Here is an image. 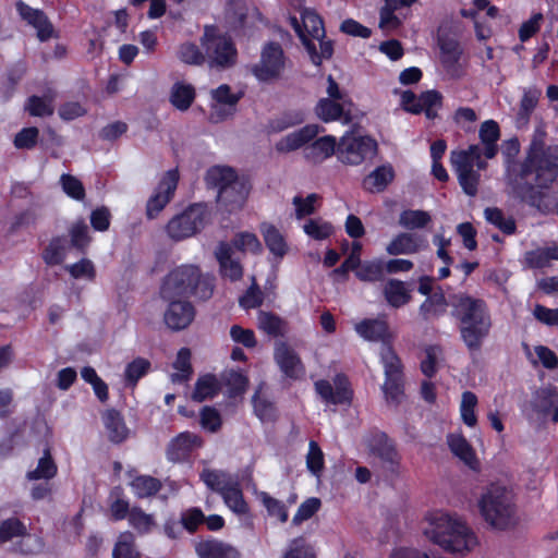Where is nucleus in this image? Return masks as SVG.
Segmentation results:
<instances>
[{"label": "nucleus", "instance_id": "obj_54", "mask_svg": "<svg viewBox=\"0 0 558 558\" xmlns=\"http://www.w3.org/2000/svg\"><path fill=\"white\" fill-rule=\"evenodd\" d=\"M355 276L363 282L381 281L385 276L384 263L381 260L361 262Z\"/></svg>", "mask_w": 558, "mask_h": 558}, {"label": "nucleus", "instance_id": "obj_12", "mask_svg": "<svg viewBox=\"0 0 558 558\" xmlns=\"http://www.w3.org/2000/svg\"><path fill=\"white\" fill-rule=\"evenodd\" d=\"M180 180L178 168L165 172L158 182L153 195L146 203V216L155 219L163 208L172 201Z\"/></svg>", "mask_w": 558, "mask_h": 558}, {"label": "nucleus", "instance_id": "obj_35", "mask_svg": "<svg viewBox=\"0 0 558 558\" xmlns=\"http://www.w3.org/2000/svg\"><path fill=\"white\" fill-rule=\"evenodd\" d=\"M258 327L270 337H283L287 332V322L272 312H259Z\"/></svg>", "mask_w": 558, "mask_h": 558}, {"label": "nucleus", "instance_id": "obj_16", "mask_svg": "<svg viewBox=\"0 0 558 558\" xmlns=\"http://www.w3.org/2000/svg\"><path fill=\"white\" fill-rule=\"evenodd\" d=\"M16 9L20 16L37 31V38L40 41L58 37L52 23L43 10L34 9L22 1L16 3Z\"/></svg>", "mask_w": 558, "mask_h": 558}, {"label": "nucleus", "instance_id": "obj_17", "mask_svg": "<svg viewBox=\"0 0 558 558\" xmlns=\"http://www.w3.org/2000/svg\"><path fill=\"white\" fill-rule=\"evenodd\" d=\"M16 9L20 16L37 31V38L40 41L58 37L52 23L43 10L34 9L22 1L16 3Z\"/></svg>", "mask_w": 558, "mask_h": 558}, {"label": "nucleus", "instance_id": "obj_21", "mask_svg": "<svg viewBox=\"0 0 558 558\" xmlns=\"http://www.w3.org/2000/svg\"><path fill=\"white\" fill-rule=\"evenodd\" d=\"M299 7H301V21H302V32L305 34L312 41H319V50L322 51V43L324 41H332L326 37V29L323 17L316 13L313 9L303 7L304 0H296Z\"/></svg>", "mask_w": 558, "mask_h": 558}, {"label": "nucleus", "instance_id": "obj_47", "mask_svg": "<svg viewBox=\"0 0 558 558\" xmlns=\"http://www.w3.org/2000/svg\"><path fill=\"white\" fill-rule=\"evenodd\" d=\"M71 246L77 252L85 254L92 242L88 227L84 219L75 221L69 229Z\"/></svg>", "mask_w": 558, "mask_h": 558}, {"label": "nucleus", "instance_id": "obj_20", "mask_svg": "<svg viewBox=\"0 0 558 558\" xmlns=\"http://www.w3.org/2000/svg\"><path fill=\"white\" fill-rule=\"evenodd\" d=\"M323 131H325L324 128L319 126L318 124H306L298 131L280 138L276 143L275 148L278 153H290L310 143L317 136L319 132Z\"/></svg>", "mask_w": 558, "mask_h": 558}, {"label": "nucleus", "instance_id": "obj_32", "mask_svg": "<svg viewBox=\"0 0 558 558\" xmlns=\"http://www.w3.org/2000/svg\"><path fill=\"white\" fill-rule=\"evenodd\" d=\"M305 120V114L302 110H287L278 117L268 120L265 131L267 134L281 133L290 128L302 124Z\"/></svg>", "mask_w": 558, "mask_h": 558}, {"label": "nucleus", "instance_id": "obj_4", "mask_svg": "<svg viewBox=\"0 0 558 558\" xmlns=\"http://www.w3.org/2000/svg\"><path fill=\"white\" fill-rule=\"evenodd\" d=\"M433 527L427 532L430 539L449 553L464 554L477 543L475 534L461 520L453 519L448 513L437 514L432 522Z\"/></svg>", "mask_w": 558, "mask_h": 558}, {"label": "nucleus", "instance_id": "obj_50", "mask_svg": "<svg viewBox=\"0 0 558 558\" xmlns=\"http://www.w3.org/2000/svg\"><path fill=\"white\" fill-rule=\"evenodd\" d=\"M456 167L458 181L463 192L469 196H475L480 183V174L470 165H453Z\"/></svg>", "mask_w": 558, "mask_h": 558}, {"label": "nucleus", "instance_id": "obj_57", "mask_svg": "<svg viewBox=\"0 0 558 558\" xmlns=\"http://www.w3.org/2000/svg\"><path fill=\"white\" fill-rule=\"evenodd\" d=\"M129 524L140 534H147L155 525V519L146 513L141 507H133L128 517Z\"/></svg>", "mask_w": 558, "mask_h": 558}, {"label": "nucleus", "instance_id": "obj_42", "mask_svg": "<svg viewBox=\"0 0 558 558\" xmlns=\"http://www.w3.org/2000/svg\"><path fill=\"white\" fill-rule=\"evenodd\" d=\"M486 221L500 230L506 235H512L517 232V222L513 217H506L498 207H487L484 210Z\"/></svg>", "mask_w": 558, "mask_h": 558}, {"label": "nucleus", "instance_id": "obj_39", "mask_svg": "<svg viewBox=\"0 0 558 558\" xmlns=\"http://www.w3.org/2000/svg\"><path fill=\"white\" fill-rule=\"evenodd\" d=\"M263 234L267 248L276 256L282 257L287 253V243L280 231L271 223H262Z\"/></svg>", "mask_w": 558, "mask_h": 558}, {"label": "nucleus", "instance_id": "obj_18", "mask_svg": "<svg viewBox=\"0 0 558 558\" xmlns=\"http://www.w3.org/2000/svg\"><path fill=\"white\" fill-rule=\"evenodd\" d=\"M16 9L20 16L37 31V38L40 41L58 37L52 23L43 10L34 9L22 1L16 3Z\"/></svg>", "mask_w": 558, "mask_h": 558}, {"label": "nucleus", "instance_id": "obj_8", "mask_svg": "<svg viewBox=\"0 0 558 558\" xmlns=\"http://www.w3.org/2000/svg\"><path fill=\"white\" fill-rule=\"evenodd\" d=\"M206 221V206L203 204H192L169 220L166 226V231L172 240L182 241L204 229Z\"/></svg>", "mask_w": 558, "mask_h": 558}, {"label": "nucleus", "instance_id": "obj_11", "mask_svg": "<svg viewBox=\"0 0 558 558\" xmlns=\"http://www.w3.org/2000/svg\"><path fill=\"white\" fill-rule=\"evenodd\" d=\"M333 386L327 379L315 381L314 388L319 398L327 404L332 405H351L354 391L348 376L338 373L333 377Z\"/></svg>", "mask_w": 558, "mask_h": 558}, {"label": "nucleus", "instance_id": "obj_13", "mask_svg": "<svg viewBox=\"0 0 558 558\" xmlns=\"http://www.w3.org/2000/svg\"><path fill=\"white\" fill-rule=\"evenodd\" d=\"M168 306L163 313V323L172 331L186 329L195 319L196 310L189 300H166Z\"/></svg>", "mask_w": 558, "mask_h": 558}, {"label": "nucleus", "instance_id": "obj_3", "mask_svg": "<svg viewBox=\"0 0 558 558\" xmlns=\"http://www.w3.org/2000/svg\"><path fill=\"white\" fill-rule=\"evenodd\" d=\"M214 288L213 279L203 276L198 266L181 265L163 278L159 293L162 300H187L194 296L206 301L211 298Z\"/></svg>", "mask_w": 558, "mask_h": 558}, {"label": "nucleus", "instance_id": "obj_55", "mask_svg": "<svg viewBox=\"0 0 558 558\" xmlns=\"http://www.w3.org/2000/svg\"><path fill=\"white\" fill-rule=\"evenodd\" d=\"M526 260L532 268H544L550 260H558V245L546 246L526 253Z\"/></svg>", "mask_w": 558, "mask_h": 558}, {"label": "nucleus", "instance_id": "obj_5", "mask_svg": "<svg viewBox=\"0 0 558 558\" xmlns=\"http://www.w3.org/2000/svg\"><path fill=\"white\" fill-rule=\"evenodd\" d=\"M484 521L495 530L505 531L515 523L513 494L507 487L492 484L478 501Z\"/></svg>", "mask_w": 558, "mask_h": 558}, {"label": "nucleus", "instance_id": "obj_23", "mask_svg": "<svg viewBox=\"0 0 558 558\" xmlns=\"http://www.w3.org/2000/svg\"><path fill=\"white\" fill-rule=\"evenodd\" d=\"M427 246L426 239L416 233L401 232L386 247L389 255L415 254Z\"/></svg>", "mask_w": 558, "mask_h": 558}, {"label": "nucleus", "instance_id": "obj_31", "mask_svg": "<svg viewBox=\"0 0 558 558\" xmlns=\"http://www.w3.org/2000/svg\"><path fill=\"white\" fill-rule=\"evenodd\" d=\"M102 421L111 442L121 444L128 438L129 428L120 411L107 410L102 415Z\"/></svg>", "mask_w": 558, "mask_h": 558}, {"label": "nucleus", "instance_id": "obj_37", "mask_svg": "<svg viewBox=\"0 0 558 558\" xmlns=\"http://www.w3.org/2000/svg\"><path fill=\"white\" fill-rule=\"evenodd\" d=\"M316 117L324 123L340 120L344 114V107L337 100L320 98L314 107Z\"/></svg>", "mask_w": 558, "mask_h": 558}, {"label": "nucleus", "instance_id": "obj_33", "mask_svg": "<svg viewBox=\"0 0 558 558\" xmlns=\"http://www.w3.org/2000/svg\"><path fill=\"white\" fill-rule=\"evenodd\" d=\"M196 97V92L193 85L184 82H177L173 84L170 93L171 105L180 111H186Z\"/></svg>", "mask_w": 558, "mask_h": 558}, {"label": "nucleus", "instance_id": "obj_24", "mask_svg": "<svg viewBox=\"0 0 558 558\" xmlns=\"http://www.w3.org/2000/svg\"><path fill=\"white\" fill-rule=\"evenodd\" d=\"M207 184L218 190V197H226L230 184L239 185L236 171L228 166H214L206 172Z\"/></svg>", "mask_w": 558, "mask_h": 558}, {"label": "nucleus", "instance_id": "obj_41", "mask_svg": "<svg viewBox=\"0 0 558 558\" xmlns=\"http://www.w3.org/2000/svg\"><path fill=\"white\" fill-rule=\"evenodd\" d=\"M220 391L218 379L213 374L201 376L196 383L192 393V399L197 402H203L206 399L214 398Z\"/></svg>", "mask_w": 558, "mask_h": 558}, {"label": "nucleus", "instance_id": "obj_7", "mask_svg": "<svg viewBox=\"0 0 558 558\" xmlns=\"http://www.w3.org/2000/svg\"><path fill=\"white\" fill-rule=\"evenodd\" d=\"M378 153V144L369 135H343L337 147V157L340 162L349 166H360L373 159Z\"/></svg>", "mask_w": 558, "mask_h": 558}, {"label": "nucleus", "instance_id": "obj_48", "mask_svg": "<svg viewBox=\"0 0 558 558\" xmlns=\"http://www.w3.org/2000/svg\"><path fill=\"white\" fill-rule=\"evenodd\" d=\"M201 480L209 489L218 493L220 496L236 482L229 474L216 470H204L201 473Z\"/></svg>", "mask_w": 558, "mask_h": 558}, {"label": "nucleus", "instance_id": "obj_26", "mask_svg": "<svg viewBox=\"0 0 558 558\" xmlns=\"http://www.w3.org/2000/svg\"><path fill=\"white\" fill-rule=\"evenodd\" d=\"M396 172L391 163L376 167L362 180V189L369 193H381L395 180Z\"/></svg>", "mask_w": 558, "mask_h": 558}, {"label": "nucleus", "instance_id": "obj_15", "mask_svg": "<svg viewBox=\"0 0 558 558\" xmlns=\"http://www.w3.org/2000/svg\"><path fill=\"white\" fill-rule=\"evenodd\" d=\"M203 446L201 436L191 433L182 432L173 437L166 449V457L168 461L177 463L186 461L195 448Z\"/></svg>", "mask_w": 558, "mask_h": 558}, {"label": "nucleus", "instance_id": "obj_1", "mask_svg": "<svg viewBox=\"0 0 558 558\" xmlns=\"http://www.w3.org/2000/svg\"><path fill=\"white\" fill-rule=\"evenodd\" d=\"M447 306L451 308L450 315L468 351L471 354L480 352L493 328L487 302L468 292L450 294L447 300L441 288H438L422 302L418 313L423 320L428 322L444 316Z\"/></svg>", "mask_w": 558, "mask_h": 558}, {"label": "nucleus", "instance_id": "obj_25", "mask_svg": "<svg viewBox=\"0 0 558 558\" xmlns=\"http://www.w3.org/2000/svg\"><path fill=\"white\" fill-rule=\"evenodd\" d=\"M216 258L219 264V271L222 278L230 281H239L243 277V267L238 259L232 258V248L226 243L221 242L216 252Z\"/></svg>", "mask_w": 558, "mask_h": 558}, {"label": "nucleus", "instance_id": "obj_59", "mask_svg": "<svg viewBox=\"0 0 558 558\" xmlns=\"http://www.w3.org/2000/svg\"><path fill=\"white\" fill-rule=\"evenodd\" d=\"M27 534L26 525L15 517L3 520L0 523V542L7 543L14 537H22Z\"/></svg>", "mask_w": 558, "mask_h": 558}, {"label": "nucleus", "instance_id": "obj_22", "mask_svg": "<svg viewBox=\"0 0 558 558\" xmlns=\"http://www.w3.org/2000/svg\"><path fill=\"white\" fill-rule=\"evenodd\" d=\"M354 329L367 341L387 343L391 340L389 325L385 318H364L355 324Z\"/></svg>", "mask_w": 558, "mask_h": 558}, {"label": "nucleus", "instance_id": "obj_45", "mask_svg": "<svg viewBox=\"0 0 558 558\" xmlns=\"http://www.w3.org/2000/svg\"><path fill=\"white\" fill-rule=\"evenodd\" d=\"M430 222V214L421 209H404L399 216V225L407 230L424 229Z\"/></svg>", "mask_w": 558, "mask_h": 558}, {"label": "nucleus", "instance_id": "obj_52", "mask_svg": "<svg viewBox=\"0 0 558 558\" xmlns=\"http://www.w3.org/2000/svg\"><path fill=\"white\" fill-rule=\"evenodd\" d=\"M173 367L179 371V373L171 375L173 383H185L190 380L193 374V367L191 364V350L189 348H181L178 351Z\"/></svg>", "mask_w": 558, "mask_h": 558}, {"label": "nucleus", "instance_id": "obj_40", "mask_svg": "<svg viewBox=\"0 0 558 558\" xmlns=\"http://www.w3.org/2000/svg\"><path fill=\"white\" fill-rule=\"evenodd\" d=\"M226 506L236 514L246 515L250 513V507L246 502L239 482H234L221 495Z\"/></svg>", "mask_w": 558, "mask_h": 558}, {"label": "nucleus", "instance_id": "obj_27", "mask_svg": "<svg viewBox=\"0 0 558 558\" xmlns=\"http://www.w3.org/2000/svg\"><path fill=\"white\" fill-rule=\"evenodd\" d=\"M337 147L338 143L335 136L324 135L305 146L304 156L313 163H320L332 155H337Z\"/></svg>", "mask_w": 558, "mask_h": 558}, {"label": "nucleus", "instance_id": "obj_6", "mask_svg": "<svg viewBox=\"0 0 558 558\" xmlns=\"http://www.w3.org/2000/svg\"><path fill=\"white\" fill-rule=\"evenodd\" d=\"M210 68L229 69L236 63L238 50L232 38L222 34L216 25H205L199 38Z\"/></svg>", "mask_w": 558, "mask_h": 558}, {"label": "nucleus", "instance_id": "obj_36", "mask_svg": "<svg viewBox=\"0 0 558 558\" xmlns=\"http://www.w3.org/2000/svg\"><path fill=\"white\" fill-rule=\"evenodd\" d=\"M53 99L54 93L50 89L44 95V97L33 95L27 98L25 110L32 117H50L54 111L52 106Z\"/></svg>", "mask_w": 558, "mask_h": 558}, {"label": "nucleus", "instance_id": "obj_2", "mask_svg": "<svg viewBox=\"0 0 558 558\" xmlns=\"http://www.w3.org/2000/svg\"><path fill=\"white\" fill-rule=\"evenodd\" d=\"M508 185L521 203L543 215L551 213L546 202L547 190L558 178V155L550 154L543 140L534 138L522 161H509L506 168Z\"/></svg>", "mask_w": 558, "mask_h": 558}, {"label": "nucleus", "instance_id": "obj_56", "mask_svg": "<svg viewBox=\"0 0 558 558\" xmlns=\"http://www.w3.org/2000/svg\"><path fill=\"white\" fill-rule=\"evenodd\" d=\"M425 359L421 361V372L427 378H433L438 372V360L442 349L438 344H429L424 349Z\"/></svg>", "mask_w": 558, "mask_h": 558}, {"label": "nucleus", "instance_id": "obj_14", "mask_svg": "<svg viewBox=\"0 0 558 558\" xmlns=\"http://www.w3.org/2000/svg\"><path fill=\"white\" fill-rule=\"evenodd\" d=\"M274 360L288 379L299 380L305 375V366L300 355L287 342L276 344Z\"/></svg>", "mask_w": 558, "mask_h": 558}, {"label": "nucleus", "instance_id": "obj_38", "mask_svg": "<svg viewBox=\"0 0 558 558\" xmlns=\"http://www.w3.org/2000/svg\"><path fill=\"white\" fill-rule=\"evenodd\" d=\"M58 473V466L50 453V449L46 448L44 450L43 457L38 460V464L35 470L28 471L26 473V478L28 481H39L46 480L49 481L53 478Z\"/></svg>", "mask_w": 558, "mask_h": 558}, {"label": "nucleus", "instance_id": "obj_19", "mask_svg": "<svg viewBox=\"0 0 558 558\" xmlns=\"http://www.w3.org/2000/svg\"><path fill=\"white\" fill-rule=\"evenodd\" d=\"M289 23L303 44L314 65L320 66L324 60H330L332 58L335 52L333 41L322 43V51H318L315 43L312 41L305 34H303L302 21L300 22L295 15H290Z\"/></svg>", "mask_w": 558, "mask_h": 558}, {"label": "nucleus", "instance_id": "obj_34", "mask_svg": "<svg viewBox=\"0 0 558 558\" xmlns=\"http://www.w3.org/2000/svg\"><path fill=\"white\" fill-rule=\"evenodd\" d=\"M109 513L112 521H122L128 519L131 513L130 502L124 496L121 486H114L109 494Z\"/></svg>", "mask_w": 558, "mask_h": 558}, {"label": "nucleus", "instance_id": "obj_49", "mask_svg": "<svg viewBox=\"0 0 558 558\" xmlns=\"http://www.w3.org/2000/svg\"><path fill=\"white\" fill-rule=\"evenodd\" d=\"M438 46L444 65L451 66L459 62L462 56V49L457 39L449 36H439Z\"/></svg>", "mask_w": 558, "mask_h": 558}, {"label": "nucleus", "instance_id": "obj_61", "mask_svg": "<svg viewBox=\"0 0 558 558\" xmlns=\"http://www.w3.org/2000/svg\"><path fill=\"white\" fill-rule=\"evenodd\" d=\"M282 558H316V553L303 536L293 538Z\"/></svg>", "mask_w": 558, "mask_h": 558}, {"label": "nucleus", "instance_id": "obj_29", "mask_svg": "<svg viewBox=\"0 0 558 558\" xmlns=\"http://www.w3.org/2000/svg\"><path fill=\"white\" fill-rule=\"evenodd\" d=\"M199 558H239V553L231 545L218 539H205L195 545Z\"/></svg>", "mask_w": 558, "mask_h": 558}, {"label": "nucleus", "instance_id": "obj_58", "mask_svg": "<svg viewBox=\"0 0 558 558\" xmlns=\"http://www.w3.org/2000/svg\"><path fill=\"white\" fill-rule=\"evenodd\" d=\"M178 58L185 64L203 65L206 62L205 51L194 43L185 41L179 46Z\"/></svg>", "mask_w": 558, "mask_h": 558}, {"label": "nucleus", "instance_id": "obj_30", "mask_svg": "<svg viewBox=\"0 0 558 558\" xmlns=\"http://www.w3.org/2000/svg\"><path fill=\"white\" fill-rule=\"evenodd\" d=\"M384 298L389 306L400 308L412 300L411 291L407 283L400 279H389L383 290Z\"/></svg>", "mask_w": 558, "mask_h": 558}, {"label": "nucleus", "instance_id": "obj_28", "mask_svg": "<svg viewBox=\"0 0 558 558\" xmlns=\"http://www.w3.org/2000/svg\"><path fill=\"white\" fill-rule=\"evenodd\" d=\"M447 442L451 452L463 461L465 465L473 471H477L480 469V462L475 450L463 435L449 434Z\"/></svg>", "mask_w": 558, "mask_h": 558}, {"label": "nucleus", "instance_id": "obj_44", "mask_svg": "<svg viewBox=\"0 0 558 558\" xmlns=\"http://www.w3.org/2000/svg\"><path fill=\"white\" fill-rule=\"evenodd\" d=\"M130 485L140 499L155 496L162 487L160 480L150 475L135 476Z\"/></svg>", "mask_w": 558, "mask_h": 558}, {"label": "nucleus", "instance_id": "obj_62", "mask_svg": "<svg viewBox=\"0 0 558 558\" xmlns=\"http://www.w3.org/2000/svg\"><path fill=\"white\" fill-rule=\"evenodd\" d=\"M232 245L241 252L250 251L253 254H259L263 246L256 234L252 232H239L232 240Z\"/></svg>", "mask_w": 558, "mask_h": 558}, {"label": "nucleus", "instance_id": "obj_63", "mask_svg": "<svg viewBox=\"0 0 558 558\" xmlns=\"http://www.w3.org/2000/svg\"><path fill=\"white\" fill-rule=\"evenodd\" d=\"M259 498L270 517L278 518V520L282 523L288 521V509L281 500L271 497L266 492H262Z\"/></svg>", "mask_w": 558, "mask_h": 558}, {"label": "nucleus", "instance_id": "obj_51", "mask_svg": "<svg viewBox=\"0 0 558 558\" xmlns=\"http://www.w3.org/2000/svg\"><path fill=\"white\" fill-rule=\"evenodd\" d=\"M41 258L48 266H56L63 263L65 258L64 236H53L43 250Z\"/></svg>", "mask_w": 558, "mask_h": 558}, {"label": "nucleus", "instance_id": "obj_46", "mask_svg": "<svg viewBox=\"0 0 558 558\" xmlns=\"http://www.w3.org/2000/svg\"><path fill=\"white\" fill-rule=\"evenodd\" d=\"M150 366V362L144 357H136L128 363L124 369V386L128 388L136 387L138 380L147 375Z\"/></svg>", "mask_w": 558, "mask_h": 558}, {"label": "nucleus", "instance_id": "obj_64", "mask_svg": "<svg viewBox=\"0 0 558 558\" xmlns=\"http://www.w3.org/2000/svg\"><path fill=\"white\" fill-rule=\"evenodd\" d=\"M303 230L310 238L318 241L328 239L333 232V228L330 222L320 221L319 219H308L305 222Z\"/></svg>", "mask_w": 558, "mask_h": 558}, {"label": "nucleus", "instance_id": "obj_60", "mask_svg": "<svg viewBox=\"0 0 558 558\" xmlns=\"http://www.w3.org/2000/svg\"><path fill=\"white\" fill-rule=\"evenodd\" d=\"M477 405V397L472 391H464L460 404V413L463 423L469 427H474L477 424V416L475 408Z\"/></svg>", "mask_w": 558, "mask_h": 558}, {"label": "nucleus", "instance_id": "obj_10", "mask_svg": "<svg viewBox=\"0 0 558 558\" xmlns=\"http://www.w3.org/2000/svg\"><path fill=\"white\" fill-rule=\"evenodd\" d=\"M365 445L371 454L377 457L392 477L398 476L400 456L395 441L377 428L369 430L365 437Z\"/></svg>", "mask_w": 558, "mask_h": 558}, {"label": "nucleus", "instance_id": "obj_9", "mask_svg": "<svg viewBox=\"0 0 558 558\" xmlns=\"http://www.w3.org/2000/svg\"><path fill=\"white\" fill-rule=\"evenodd\" d=\"M286 63L282 46L278 41H267L262 48L259 61L252 68V73L259 82H274L281 78Z\"/></svg>", "mask_w": 558, "mask_h": 558}, {"label": "nucleus", "instance_id": "obj_43", "mask_svg": "<svg viewBox=\"0 0 558 558\" xmlns=\"http://www.w3.org/2000/svg\"><path fill=\"white\" fill-rule=\"evenodd\" d=\"M248 195V189L244 181H240L239 185L230 184L229 191L226 197H218L217 201L221 204L228 211H233L235 209H240L245 203Z\"/></svg>", "mask_w": 558, "mask_h": 558}, {"label": "nucleus", "instance_id": "obj_53", "mask_svg": "<svg viewBox=\"0 0 558 558\" xmlns=\"http://www.w3.org/2000/svg\"><path fill=\"white\" fill-rule=\"evenodd\" d=\"M113 558H140L141 554L135 545V536L129 532H122L118 536L112 550Z\"/></svg>", "mask_w": 558, "mask_h": 558}]
</instances>
